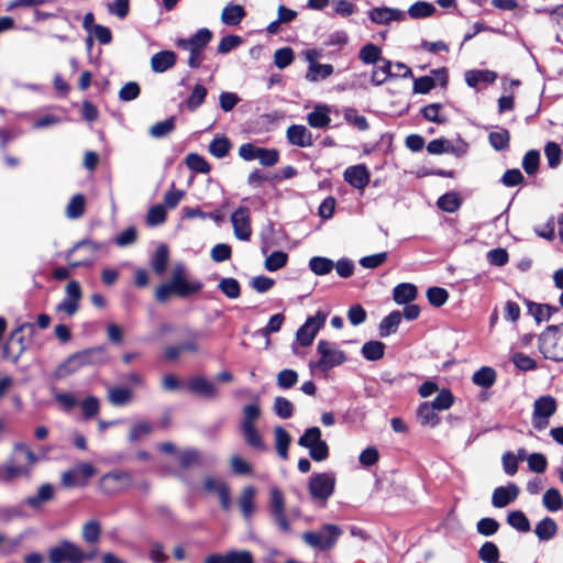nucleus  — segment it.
I'll list each match as a JSON object with an SVG mask.
<instances>
[{
  "label": "nucleus",
  "mask_w": 563,
  "mask_h": 563,
  "mask_svg": "<svg viewBox=\"0 0 563 563\" xmlns=\"http://www.w3.org/2000/svg\"><path fill=\"white\" fill-rule=\"evenodd\" d=\"M187 388L192 394L207 399H213L218 397V390L216 385L211 380L202 376L191 377L187 383Z\"/></svg>",
  "instance_id": "nucleus-17"
},
{
  "label": "nucleus",
  "mask_w": 563,
  "mask_h": 563,
  "mask_svg": "<svg viewBox=\"0 0 563 563\" xmlns=\"http://www.w3.org/2000/svg\"><path fill=\"white\" fill-rule=\"evenodd\" d=\"M330 108L325 104H317L313 110L308 113L307 122L311 128L323 129L327 128L330 122Z\"/></svg>",
  "instance_id": "nucleus-23"
},
{
  "label": "nucleus",
  "mask_w": 563,
  "mask_h": 563,
  "mask_svg": "<svg viewBox=\"0 0 563 563\" xmlns=\"http://www.w3.org/2000/svg\"><path fill=\"white\" fill-rule=\"evenodd\" d=\"M207 89L200 84L195 85L190 96L186 101L187 109L189 111H196L203 102L207 97Z\"/></svg>",
  "instance_id": "nucleus-49"
},
{
  "label": "nucleus",
  "mask_w": 563,
  "mask_h": 563,
  "mask_svg": "<svg viewBox=\"0 0 563 563\" xmlns=\"http://www.w3.org/2000/svg\"><path fill=\"white\" fill-rule=\"evenodd\" d=\"M417 417L422 426L434 428L439 424L440 418L437 410L429 405V402H422L417 410Z\"/></svg>",
  "instance_id": "nucleus-29"
},
{
  "label": "nucleus",
  "mask_w": 563,
  "mask_h": 563,
  "mask_svg": "<svg viewBox=\"0 0 563 563\" xmlns=\"http://www.w3.org/2000/svg\"><path fill=\"white\" fill-rule=\"evenodd\" d=\"M317 353L319 355V360L316 364L310 363V367H316L323 373L343 364L346 361L345 353L338 347L336 343L327 340H320L318 342Z\"/></svg>",
  "instance_id": "nucleus-5"
},
{
  "label": "nucleus",
  "mask_w": 563,
  "mask_h": 563,
  "mask_svg": "<svg viewBox=\"0 0 563 563\" xmlns=\"http://www.w3.org/2000/svg\"><path fill=\"white\" fill-rule=\"evenodd\" d=\"M418 289L413 284L401 283L393 290V298L398 305H406L416 299Z\"/></svg>",
  "instance_id": "nucleus-27"
},
{
  "label": "nucleus",
  "mask_w": 563,
  "mask_h": 563,
  "mask_svg": "<svg viewBox=\"0 0 563 563\" xmlns=\"http://www.w3.org/2000/svg\"><path fill=\"white\" fill-rule=\"evenodd\" d=\"M80 408L86 420L92 419L100 410V401L96 396H88L80 402Z\"/></svg>",
  "instance_id": "nucleus-57"
},
{
  "label": "nucleus",
  "mask_w": 563,
  "mask_h": 563,
  "mask_svg": "<svg viewBox=\"0 0 563 563\" xmlns=\"http://www.w3.org/2000/svg\"><path fill=\"white\" fill-rule=\"evenodd\" d=\"M435 12V7L426 1H418L411 4L408 9V14L412 19H423L432 15Z\"/></svg>",
  "instance_id": "nucleus-50"
},
{
  "label": "nucleus",
  "mask_w": 563,
  "mask_h": 563,
  "mask_svg": "<svg viewBox=\"0 0 563 563\" xmlns=\"http://www.w3.org/2000/svg\"><path fill=\"white\" fill-rule=\"evenodd\" d=\"M438 207L445 212H455L462 205V200L456 192L442 195L437 202Z\"/></svg>",
  "instance_id": "nucleus-46"
},
{
  "label": "nucleus",
  "mask_w": 563,
  "mask_h": 563,
  "mask_svg": "<svg viewBox=\"0 0 563 563\" xmlns=\"http://www.w3.org/2000/svg\"><path fill=\"white\" fill-rule=\"evenodd\" d=\"M231 150V142L225 136L214 137L209 144V152L217 158L225 157Z\"/></svg>",
  "instance_id": "nucleus-48"
},
{
  "label": "nucleus",
  "mask_w": 563,
  "mask_h": 563,
  "mask_svg": "<svg viewBox=\"0 0 563 563\" xmlns=\"http://www.w3.org/2000/svg\"><path fill=\"white\" fill-rule=\"evenodd\" d=\"M168 258H169L168 247L165 244H161L156 249V251L151 260V266L157 275L162 276L165 273L167 263H168Z\"/></svg>",
  "instance_id": "nucleus-34"
},
{
  "label": "nucleus",
  "mask_w": 563,
  "mask_h": 563,
  "mask_svg": "<svg viewBox=\"0 0 563 563\" xmlns=\"http://www.w3.org/2000/svg\"><path fill=\"white\" fill-rule=\"evenodd\" d=\"M132 398V393L125 387H108V400L113 406H124Z\"/></svg>",
  "instance_id": "nucleus-43"
},
{
  "label": "nucleus",
  "mask_w": 563,
  "mask_h": 563,
  "mask_svg": "<svg viewBox=\"0 0 563 563\" xmlns=\"http://www.w3.org/2000/svg\"><path fill=\"white\" fill-rule=\"evenodd\" d=\"M298 445L309 451V456L314 462H322L329 457V446L321 438V430L318 427H310L305 430L298 439Z\"/></svg>",
  "instance_id": "nucleus-6"
},
{
  "label": "nucleus",
  "mask_w": 563,
  "mask_h": 563,
  "mask_svg": "<svg viewBox=\"0 0 563 563\" xmlns=\"http://www.w3.org/2000/svg\"><path fill=\"white\" fill-rule=\"evenodd\" d=\"M427 298L432 306L441 307L448 301L449 292L442 287H430L427 290Z\"/></svg>",
  "instance_id": "nucleus-63"
},
{
  "label": "nucleus",
  "mask_w": 563,
  "mask_h": 563,
  "mask_svg": "<svg viewBox=\"0 0 563 563\" xmlns=\"http://www.w3.org/2000/svg\"><path fill=\"white\" fill-rule=\"evenodd\" d=\"M269 512L277 529L284 534H290L292 530L286 516L285 497L276 486L269 488Z\"/></svg>",
  "instance_id": "nucleus-7"
},
{
  "label": "nucleus",
  "mask_w": 563,
  "mask_h": 563,
  "mask_svg": "<svg viewBox=\"0 0 563 563\" xmlns=\"http://www.w3.org/2000/svg\"><path fill=\"white\" fill-rule=\"evenodd\" d=\"M341 534L342 530L339 526L328 523L319 530L303 532L301 538L309 547L324 551L334 547Z\"/></svg>",
  "instance_id": "nucleus-4"
},
{
  "label": "nucleus",
  "mask_w": 563,
  "mask_h": 563,
  "mask_svg": "<svg viewBox=\"0 0 563 563\" xmlns=\"http://www.w3.org/2000/svg\"><path fill=\"white\" fill-rule=\"evenodd\" d=\"M166 221V209L163 205H155L152 208H150L147 216H146V222L150 227H156Z\"/></svg>",
  "instance_id": "nucleus-60"
},
{
  "label": "nucleus",
  "mask_w": 563,
  "mask_h": 563,
  "mask_svg": "<svg viewBox=\"0 0 563 563\" xmlns=\"http://www.w3.org/2000/svg\"><path fill=\"white\" fill-rule=\"evenodd\" d=\"M539 341L544 357L563 362V323L549 325L541 333Z\"/></svg>",
  "instance_id": "nucleus-3"
},
{
  "label": "nucleus",
  "mask_w": 563,
  "mask_h": 563,
  "mask_svg": "<svg viewBox=\"0 0 563 563\" xmlns=\"http://www.w3.org/2000/svg\"><path fill=\"white\" fill-rule=\"evenodd\" d=\"M328 318L324 311H317L314 316L309 317L306 322L297 330L296 339L301 346H309L313 342L317 333L323 328Z\"/></svg>",
  "instance_id": "nucleus-12"
},
{
  "label": "nucleus",
  "mask_w": 563,
  "mask_h": 563,
  "mask_svg": "<svg viewBox=\"0 0 563 563\" xmlns=\"http://www.w3.org/2000/svg\"><path fill=\"white\" fill-rule=\"evenodd\" d=\"M385 349V344L380 341H368L362 346L361 353L365 360L374 362L383 358Z\"/></svg>",
  "instance_id": "nucleus-37"
},
{
  "label": "nucleus",
  "mask_w": 563,
  "mask_h": 563,
  "mask_svg": "<svg viewBox=\"0 0 563 563\" xmlns=\"http://www.w3.org/2000/svg\"><path fill=\"white\" fill-rule=\"evenodd\" d=\"M472 382L474 385L489 388L496 382V371L488 366H483L473 374Z\"/></svg>",
  "instance_id": "nucleus-36"
},
{
  "label": "nucleus",
  "mask_w": 563,
  "mask_h": 563,
  "mask_svg": "<svg viewBox=\"0 0 563 563\" xmlns=\"http://www.w3.org/2000/svg\"><path fill=\"white\" fill-rule=\"evenodd\" d=\"M507 522L520 532H528L531 529L529 519L520 510L510 511L507 516Z\"/></svg>",
  "instance_id": "nucleus-47"
},
{
  "label": "nucleus",
  "mask_w": 563,
  "mask_h": 563,
  "mask_svg": "<svg viewBox=\"0 0 563 563\" xmlns=\"http://www.w3.org/2000/svg\"><path fill=\"white\" fill-rule=\"evenodd\" d=\"M393 63L388 59H384L380 62V65H377L373 68L371 74V82L374 86H380L385 84L390 77H393L391 73Z\"/></svg>",
  "instance_id": "nucleus-32"
},
{
  "label": "nucleus",
  "mask_w": 563,
  "mask_h": 563,
  "mask_svg": "<svg viewBox=\"0 0 563 563\" xmlns=\"http://www.w3.org/2000/svg\"><path fill=\"white\" fill-rule=\"evenodd\" d=\"M31 464H18L14 457L0 465V481L3 483H13L19 478H30L32 474Z\"/></svg>",
  "instance_id": "nucleus-14"
},
{
  "label": "nucleus",
  "mask_w": 563,
  "mask_h": 563,
  "mask_svg": "<svg viewBox=\"0 0 563 563\" xmlns=\"http://www.w3.org/2000/svg\"><path fill=\"white\" fill-rule=\"evenodd\" d=\"M81 548L75 542L63 539L47 551L48 563H80Z\"/></svg>",
  "instance_id": "nucleus-9"
},
{
  "label": "nucleus",
  "mask_w": 563,
  "mask_h": 563,
  "mask_svg": "<svg viewBox=\"0 0 563 563\" xmlns=\"http://www.w3.org/2000/svg\"><path fill=\"white\" fill-rule=\"evenodd\" d=\"M212 32L209 29H199L189 38H179L176 42L177 47L188 51V66L190 68H198L205 59L203 49L212 40Z\"/></svg>",
  "instance_id": "nucleus-2"
},
{
  "label": "nucleus",
  "mask_w": 563,
  "mask_h": 563,
  "mask_svg": "<svg viewBox=\"0 0 563 563\" xmlns=\"http://www.w3.org/2000/svg\"><path fill=\"white\" fill-rule=\"evenodd\" d=\"M519 492V487L515 483L496 487L493 492L492 504L496 508H504L517 499Z\"/></svg>",
  "instance_id": "nucleus-18"
},
{
  "label": "nucleus",
  "mask_w": 563,
  "mask_h": 563,
  "mask_svg": "<svg viewBox=\"0 0 563 563\" xmlns=\"http://www.w3.org/2000/svg\"><path fill=\"white\" fill-rule=\"evenodd\" d=\"M219 289L230 299L240 297L241 287L239 282L232 277L222 278L219 283Z\"/></svg>",
  "instance_id": "nucleus-55"
},
{
  "label": "nucleus",
  "mask_w": 563,
  "mask_h": 563,
  "mask_svg": "<svg viewBox=\"0 0 563 563\" xmlns=\"http://www.w3.org/2000/svg\"><path fill=\"white\" fill-rule=\"evenodd\" d=\"M558 402L553 396L544 395L538 397L533 402L532 426L536 430L542 431L548 428L550 418L556 412Z\"/></svg>",
  "instance_id": "nucleus-10"
},
{
  "label": "nucleus",
  "mask_w": 563,
  "mask_h": 563,
  "mask_svg": "<svg viewBox=\"0 0 563 563\" xmlns=\"http://www.w3.org/2000/svg\"><path fill=\"white\" fill-rule=\"evenodd\" d=\"M556 532L558 525L550 517H545L542 520H540L534 528V533L540 541H548L552 539L556 534Z\"/></svg>",
  "instance_id": "nucleus-31"
},
{
  "label": "nucleus",
  "mask_w": 563,
  "mask_h": 563,
  "mask_svg": "<svg viewBox=\"0 0 563 563\" xmlns=\"http://www.w3.org/2000/svg\"><path fill=\"white\" fill-rule=\"evenodd\" d=\"M133 484L132 475L122 470H115L101 476L100 489L108 495L117 494L128 489Z\"/></svg>",
  "instance_id": "nucleus-11"
},
{
  "label": "nucleus",
  "mask_w": 563,
  "mask_h": 563,
  "mask_svg": "<svg viewBox=\"0 0 563 563\" xmlns=\"http://www.w3.org/2000/svg\"><path fill=\"white\" fill-rule=\"evenodd\" d=\"M107 247V244L103 242H96L92 240H82L78 243H76L66 255L67 261H70V257L74 255L77 251H82L85 253L84 258H93V261L97 257V254L101 251H104Z\"/></svg>",
  "instance_id": "nucleus-20"
},
{
  "label": "nucleus",
  "mask_w": 563,
  "mask_h": 563,
  "mask_svg": "<svg viewBox=\"0 0 563 563\" xmlns=\"http://www.w3.org/2000/svg\"><path fill=\"white\" fill-rule=\"evenodd\" d=\"M343 117L347 123L353 124L360 131H365L368 129L366 118L364 115H360L353 108H346L343 112Z\"/></svg>",
  "instance_id": "nucleus-61"
},
{
  "label": "nucleus",
  "mask_w": 563,
  "mask_h": 563,
  "mask_svg": "<svg viewBox=\"0 0 563 563\" xmlns=\"http://www.w3.org/2000/svg\"><path fill=\"white\" fill-rule=\"evenodd\" d=\"M489 143L496 151H503L508 147L510 135L506 129L489 133Z\"/></svg>",
  "instance_id": "nucleus-58"
},
{
  "label": "nucleus",
  "mask_w": 563,
  "mask_h": 563,
  "mask_svg": "<svg viewBox=\"0 0 563 563\" xmlns=\"http://www.w3.org/2000/svg\"><path fill=\"white\" fill-rule=\"evenodd\" d=\"M401 321V313L399 311H393L386 316L379 323L378 331L382 338H386L389 334L397 331V328Z\"/></svg>",
  "instance_id": "nucleus-38"
},
{
  "label": "nucleus",
  "mask_w": 563,
  "mask_h": 563,
  "mask_svg": "<svg viewBox=\"0 0 563 563\" xmlns=\"http://www.w3.org/2000/svg\"><path fill=\"white\" fill-rule=\"evenodd\" d=\"M358 58L366 65H372L383 62L382 49L373 43L365 44L358 52Z\"/></svg>",
  "instance_id": "nucleus-35"
},
{
  "label": "nucleus",
  "mask_w": 563,
  "mask_h": 563,
  "mask_svg": "<svg viewBox=\"0 0 563 563\" xmlns=\"http://www.w3.org/2000/svg\"><path fill=\"white\" fill-rule=\"evenodd\" d=\"M260 416L261 409L256 404H249L244 406L240 429L246 445L255 451L266 452L268 451V446L255 426Z\"/></svg>",
  "instance_id": "nucleus-1"
},
{
  "label": "nucleus",
  "mask_w": 563,
  "mask_h": 563,
  "mask_svg": "<svg viewBox=\"0 0 563 563\" xmlns=\"http://www.w3.org/2000/svg\"><path fill=\"white\" fill-rule=\"evenodd\" d=\"M178 460L184 468H188L192 465H201L200 453L196 449H187L178 452Z\"/></svg>",
  "instance_id": "nucleus-59"
},
{
  "label": "nucleus",
  "mask_w": 563,
  "mask_h": 563,
  "mask_svg": "<svg viewBox=\"0 0 563 563\" xmlns=\"http://www.w3.org/2000/svg\"><path fill=\"white\" fill-rule=\"evenodd\" d=\"M497 78L490 70H468L465 73V81L470 87H476L479 82H493Z\"/></svg>",
  "instance_id": "nucleus-42"
},
{
  "label": "nucleus",
  "mask_w": 563,
  "mask_h": 563,
  "mask_svg": "<svg viewBox=\"0 0 563 563\" xmlns=\"http://www.w3.org/2000/svg\"><path fill=\"white\" fill-rule=\"evenodd\" d=\"M334 267V263L332 260L323 256H313L309 261L310 271L318 275L323 276L329 274Z\"/></svg>",
  "instance_id": "nucleus-44"
},
{
  "label": "nucleus",
  "mask_w": 563,
  "mask_h": 563,
  "mask_svg": "<svg viewBox=\"0 0 563 563\" xmlns=\"http://www.w3.org/2000/svg\"><path fill=\"white\" fill-rule=\"evenodd\" d=\"M298 382V374L294 369H283L277 374L276 383L282 389H288Z\"/></svg>",
  "instance_id": "nucleus-64"
},
{
  "label": "nucleus",
  "mask_w": 563,
  "mask_h": 563,
  "mask_svg": "<svg viewBox=\"0 0 563 563\" xmlns=\"http://www.w3.org/2000/svg\"><path fill=\"white\" fill-rule=\"evenodd\" d=\"M286 136L290 144L299 147H310L313 145L312 134L305 125H290L286 131Z\"/></svg>",
  "instance_id": "nucleus-19"
},
{
  "label": "nucleus",
  "mask_w": 563,
  "mask_h": 563,
  "mask_svg": "<svg viewBox=\"0 0 563 563\" xmlns=\"http://www.w3.org/2000/svg\"><path fill=\"white\" fill-rule=\"evenodd\" d=\"M288 255L282 251H275L265 260L264 266L268 272H276L287 264Z\"/></svg>",
  "instance_id": "nucleus-53"
},
{
  "label": "nucleus",
  "mask_w": 563,
  "mask_h": 563,
  "mask_svg": "<svg viewBox=\"0 0 563 563\" xmlns=\"http://www.w3.org/2000/svg\"><path fill=\"white\" fill-rule=\"evenodd\" d=\"M175 129V118L170 117L159 121L150 128V135L154 139H162L173 132Z\"/></svg>",
  "instance_id": "nucleus-51"
},
{
  "label": "nucleus",
  "mask_w": 563,
  "mask_h": 563,
  "mask_svg": "<svg viewBox=\"0 0 563 563\" xmlns=\"http://www.w3.org/2000/svg\"><path fill=\"white\" fill-rule=\"evenodd\" d=\"M85 197L81 194L75 195L66 206L65 214L68 219L80 218L85 212Z\"/></svg>",
  "instance_id": "nucleus-45"
},
{
  "label": "nucleus",
  "mask_w": 563,
  "mask_h": 563,
  "mask_svg": "<svg viewBox=\"0 0 563 563\" xmlns=\"http://www.w3.org/2000/svg\"><path fill=\"white\" fill-rule=\"evenodd\" d=\"M335 482L333 473L323 472L312 474L308 483L311 498L324 504L334 493Z\"/></svg>",
  "instance_id": "nucleus-8"
},
{
  "label": "nucleus",
  "mask_w": 563,
  "mask_h": 563,
  "mask_svg": "<svg viewBox=\"0 0 563 563\" xmlns=\"http://www.w3.org/2000/svg\"><path fill=\"white\" fill-rule=\"evenodd\" d=\"M294 60V51L290 47H283L274 53V64L277 68L284 69Z\"/></svg>",
  "instance_id": "nucleus-62"
},
{
  "label": "nucleus",
  "mask_w": 563,
  "mask_h": 563,
  "mask_svg": "<svg viewBox=\"0 0 563 563\" xmlns=\"http://www.w3.org/2000/svg\"><path fill=\"white\" fill-rule=\"evenodd\" d=\"M343 178L350 186L364 190L371 180V173L364 164H358L347 167Z\"/></svg>",
  "instance_id": "nucleus-15"
},
{
  "label": "nucleus",
  "mask_w": 563,
  "mask_h": 563,
  "mask_svg": "<svg viewBox=\"0 0 563 563\" xmlns=\"http://www.w3.org/2000/svg\"><path fill=\"white\" fill-rule=\"evenodd\" d=\"M542 505L551 512L559 511L563 508V497L559 489L549 488L542 497Z\"/></svg>",
  "instance_id": "nucleus-41"
},
{
  "label": "nucleus",
  "mask_w": 563,
  "mask_h": 563,
  "mask_svg": "<svg viewBox=\"0 0 563 563\" xmlns=\"http://www.w3.org/2000/svg\"><path fill=\"white\" fill-rule=\"evenodd\" d=\"M368 19L377 25H387L391 21L405 20V12L388 7H376L367 12Z\"/></svg>",
  "instance_id": "nucleus-16"
},
{
  "label": "nucleus",
  "mask_w": 563,
  "mask_h": 563,
  "mask_svg": "<svg viewBox=\"0 0 563 563\" xmlns=\"http://www.w3.org/2000/svg\"><path fill=\"white\" fill-rule=\"evenodd\" d=\"M245 10L240 4L229 3L221 13V21L225 25H238L245 16Z\"/></svg>",
  "instance_id": "nucleus-28"
},
{
  "label": "nucleus",
  "mask_w": 563,
  "mask_h": 563,
  "mask_svg": "<svg viewBox=\"0 0 563 563\" xmlns=\"http://www.w3.org/2000/svg\"><path fill=\"white\" fill-rule=\"evenodd\" d=\"M333 74V66L330 64H319L311 63L308 67V73L306 75L307 80L309 81H318L320 79H325Z\"/></svg>",
  "instance_id": "nucleus-39"
},
{
  "label": "nucleus",
  "mask_w": 563,
  "mask_h": 563,
  "mask_svg": "<svg viewBox=\"0 0 563 563\" xmlns=\"http://www.w3.org/2000/svg\"><path fill=\"white\" fill-rule=\"evenodd\" d=\"M273 410L282 419H288L294 413V405L285 397L278 396L274 399Z\"/></svg>",
  "instance_id": "nucleus-54"
},
{
  "label": "nucleus",
  "mask_w": 563,
  "mask_h": 563,
  "mask_svg": "<svg viewBox=\"0 0 563 563\" xmlns=\"http://www.w3.org/2000/svg\"><path fill=\"white\" fill-rule=\"evenodd\" d=\"M175 295L179 297H187L190 294L197 292L202 288V284L198 280L189 282L187 278L170 280Z\"/></svg>",
  "instance_id": "nucleus-40"
},
{
  "label": "nucleus",
  "mask_w": 563,
  "mask_h": 563,
  "mask_svg": "<svg viewBox=\"0 0 563 563\" xmlns=\"http://www.w3.org/2000/svg\"><path fill=\"white\" fill-rule=\"evenodd\" d=\"M273 433H274L275 450H276L277 455L282 460H287L288 459V448L291 442L290 434L282 426H276L274 428Z\"/></svg>",
  "instance_id": "nucleus-26"
},
{
  "label": "nucleus",
  "mask_w": 563,
  "mask_h": 563,
  "mask_svg": "<svg viewBox=\"0 0 563 563\" xmlns=\"http://www.w3.org/2000/svg\"><path fill=\"white\" fill-rule=\"evenodd\" d=\"M234 236L247 242L252 236L251 210L249 207L240 206L230 217Z\"/></svg>",
  "instance_id": "nucleus-13"
},
{
  "label": "nucleus",
  "mask_w": 563,
  "mask_h": 563,
  "mask_svg": "<svg viewBox=\"0 0 563 563\" xmlns=\"http://www.w3.org/2000/svg\"><path fill=\"white\" fill-rule=\"evenodd\" d=\"M255 496L256 488L252 485H247L242 489L238 498V505L245 520H250L251 517L253 516V512L255 510Z\"/></svg>",
  "instance_id": "nucleus-21"
},
{
  "label": "nucleus",
  "mask_w": 563,
  "mask_h": 563,
  "mask_svg": "<svg viewBox=\"0 0 563 563\" xmlns=\"http://www.w3.org/2000/svg\"><path fill=\"white\" fill-rule=\"evenodd\" d=\"M101 531L100 522L96 519H91L82 525L81 538L88 544H96L101 537Z\"/></svg>",
  "instance_id": "nucleus-33"
},
{
  "label": "nucleus",
  "mask_w": 563,
  "mask_h": 563,
  "mask_svg": "<svg viewBox=\"0 0 563 563\" xmlns=\"http://www.w3.org/2000/svg\"><path fill=\"white\" fill-rule=\"evenodd\" d=\"M54 486L46 483L38 487L36 495L26 497L24 503L33 509H38L42 504L54 498Z\"/></svg>",
  "instance_id": "nucleus-25"
},
{
  "label": "nucleus",
  "mask_w": 563,
  "mask_h": 563,
  "mask_svg": "<svg viewBox=\"0 0 563 563\" xmlns=\"http://www.w3.org/2000/svg\"><path fill=\"white\" fill-rule=\"evenodd\" d=\"M177 56L173 51H161L151 58V68L154 73H164L176 64Z\"/></svg>",
  "instance_id": "nucleus-22"
},
{
  "label": "nucleus",
  "mask_w": 563,
  "mask_h": 563,
  "mask_svg": "<svg viewBox=\"0 0 563 563\" xmlns=\"http://www.w3.org/2000/svg\"><path fill=\"white\" fill-rule=\"evenodd\" d=\"M80 357L84 361V365H97L107 362L108 353L106 347L96 346L79 352Z\"/></svg>",
  "instance_id": "nucleus-30"
},
{
  "label": "nucleus",
  "mask_w": 563,
  "mask_h": 563,
  "mask_svg": "<svg viewBox=\"0 0 563 563\" xmlns=\"http://www.w3.org/2000/svg\"><path fill=\"white\" fill-rule=\"evenodd\" d=\"M84 361L80 357L79 352L71 354L65 360L55 371L56 378H65L84 367Z\"/></svg>",
  "instance_id": "nucleus-24"
},
{
  "label": "nucleus",
  "mask_w": 563,
  "mask_h": 563,
  "mask_svg": "<svg viewBox=\"0 0 563 563\" xmlns=\"http://www.w3.org/2000/svg\"><path fill=\"white\" fill-rule=\"evenodd\" d=\"M478 558L484 563H496L499 559V549L494 542L486 541L478 550Z\"/></svg>",
  "instance_id": "nucleus-52"
},
{
  "label": "nucleus",
  "mask_w": 563,
  "mask_h": 563,
  "mask_svg": "<svg viewBox=\"0 0 563 563\" xmlns=\"http://www.w3.org/2000/svg\"><path fill=\"white\" fill-rule=\"evenodd\" d=\"M284 320H285V317L282 313H276L269 318L266 327H264L257 331L258 334H261L262 336H264L266 339V345H268V343H269V340H268L269 334L279 331L284 323Z\"/></svg>",
  "instance_id": "nucleus-56"
}]
</instances>
